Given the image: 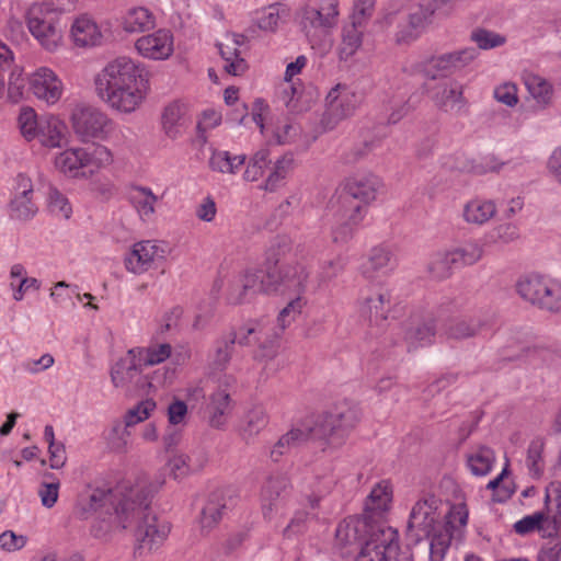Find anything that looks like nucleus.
I'll return each mask as SVG.
<instances>
[{
  "instance_id": "obj_57",
  "label": "nucleus",
  "mask_w": 561,
  "mask_h": 561,
  "mask_svg": "<svg viewBox=\"0 0 561 561\" xmlns=\"http://www.w3.org/2000/svg\"><path fill=\"white\" fill-rule=\"evenodd\" d=\"M125 422L116 421L113 423L111 430L106 434V439L110 447L115 451H124L127 446V437L129 432L127 431Z\"/></svg>"
},
{
  "instance_id": "obj_32",
  "label": "nucleus",
  "mask_w": 561,
  "mask_h": 561,
  "mask_svg": "<svg viewBox=\"0 0 561 561\" xmlns=\"http://www.w3.org/2000/svg\"><path fill=\"white\" fill-rule=\"evenodd\" d=\"M156 25V18L145 7L129 9L123 18L122 26L127 33H141L150 31Z\"/></svg>"
},
{
  "instance_id": "obj_61",
  "label": "nucleus",
  "mask_w": 561,
  "mask_h": 561,
  "mask_svg": "<svg viewBox=\"0 0 561 561\" xmlns=\"http://www.w3.org/2000/svg\"><path fill=\"white\" fill-rule=\"evenodd\" d=\"M435 335V325L434 321L430 320L428 322L417 325L415 328H411L407 332V340L410 341L411 344L419 342L420 345H426L432 342V337Z\"/></svg>"
},
{
  "instance_id": "obj_49",
  "label": "nucleus",
  "mask_w": 561,
  "mask_h": 561,
  "mask_svg": "<svg viewBox=\"0 0 561 561\" xmlns=\"http://www.w3.org/2000/svg\"><path fill=\"white\" fill-rule=\"evenodd\" d=\"M139 362L145 366H153L168 359L172 354V346L169 343L151 345L147 348H135Z\"/></svg>"
},
{
  "instance_id": "obj_20",
  "label": "nucleus",
  "mask_w": 561,
  "mask_h": 561,
  "mask_svg": "<svg viewBox=\"0 0 561 561\" xmlns=\"http://www.w3.org/2000/svg\"><path fill=\"white\" fill-rule=\"evenodd\" d=\"M138 53L149 59L164 60L173 53V35L169 30H158L157 32L141 36L135 43Z\"/></svg>"
},
{
  "instance_id": "obj_39",
  "label": "nucleus",
  "mask_w": 561,
  "mask_h": 561,
  "mask_svg": "<svg viewBox=\"0 0 561 561\" xmlns=\"http://www.w3.org/2000/svg\"><path fill=\"white\" fill-rule=\"evenodd\" d=\"M291 252V241L286 236H277L267 248L265 252V261L263 264L264 273L279 267L284 263V260Z\"/></svg>"
},
{
  "instance_id": "obj_8",
  "label": "nucleus",
  "mask_w": 561,
  "mask_h": 561,
  "mask_svg": "<svg viewBox=\"0 0 561 561\" xmlns=\"http://www.w3.org/2000/svg\"><path fill=\"white\" fill-rule=\"evenodd\" d=\"M516 291L522 299L548 312H561V283L540 275L520 277Z\"/></svg>"
},
{
  "instance_id": "obj_45",
  "label": "nucleus",
  "mask_w": 561,
  "mask_h": 561,
  "mask_svg": "<svg viewBox=\"0 0 561 561\" xmlns=\"http://www.w3.org/2000/svg\"><path fill=\"white\" fill-rule=\"evenodd\" d=\"M363 26L358 23L352 22L343 27L342 43L340 45V58L347 60L352 57L362 46Z\"/></svg>"
},
{
  "instance_id": "obj_58",
  "label": "nucleus",
  "mask_w": 561,
  "mask_h": 561,
  "mask_svg": "<svg viewBox=\"0 0 561 561\" xmlns=\"http://www.w3.org/2000/svg\"><path fill=\"white\" fill-rule=\"evenodd\" d=\"M526 85L530 92V94L537 100L540 104H548L552 96V87L551 84L540 77H530L526 81Z\"/></svg>"
},
{
  "instance_id": "obj_1",
  "label": "nucleus",
  "mask_w": 561,
  "mask_h": 561,
  "mask_svg": "<svg viewBox=\"0 0 561 561\" xmlns=\"http://www.w3.org/2000/svg\"><path fill=\"white\" fill-rule=\"evenodd\" d=\"M360 419V410L347 401L337 403L331 411L306 419L299 426L282 435L271 449V459L282 456L308 440H320L329 446H341Z\"/></svg>"
},
{
  "instance_id": "obj_15",
  "label": "nucleus",
  "mask_w": 561,
  "mask_h": 561,
  "mask_svg": "<svg viewBox=\"0 0 561 561\" xmlns=\"http://www.w3.org/2000/svg\"><path fill=\"white\" fill-rule=\"evenodd\" d=\"M129 488L123 484L115 490L95 488L82 493L76 504L77 514L80 518L87 519L93 514L103 513L105 510L115 506L122 499V494L126 493Z\"/></svg>"
},
{
  "instance_id": "obj_4",
  "label": "nucleus",
  "mask_w": 561,
  "mask_h": 561,
  "mask_svg": "<svg viewBox=\"0 0 561 561\" xmlns=\"http://www.w3.org/2000/svg\"><path fill=\"white\" fill-rule=\"evenodd\" d=\"M266 277L267 294L289 293L296 295V298L290 300L277 317L278 325L284 330L301 312L305 305L301 295L307 290L309 272L304 264L296 262L282 264L277 268L273 267L266 273Z\"/></svg>"
},
{
  "instance_id": "obj_16",
  "label": "nucleus",
  "mask_w": 561,
  "mask_h": 561,
  "mask_svg": "<svg viewBox=\"0 0 561 561\" xmlns=\"http://www.w3.org/2000/svg\"><path fill=\"white\" fill-rule=\"evenodd\" d=\"M437 500L430 496L420 500L412 507L408 522V531L419 541L422 538H430L431 534L442 525L437 524Z\"/></svg>"
},
{
  "instance_id": "obj_5",
  "label": "nucleus",
  "mask_w": 561,
  "mask_h": 561,
  "mask_svg": "<svg viewBox=\"0 0 561 561\" xmlns=\"http://www.w3.org/2000/svg\"><path fill=\"white\" fill-rule=\"evenodd\" d=\"M147 500L142 489L130 485L115 506L98 514L91 526V535L96 539L107 540L113 533L131 528L134 519L146 507Z\"/></svg>"
},
{
  "instance_id": "obj_22",
  "label": "nucleus",
  "mask_w": 561,
  "mask_h": 561,
  "mask_svg": "<svg viewBox=\"0 0 561 561\" xmlns=\"http://www.w3.org/2000/svg\"><path fill=\"white\" fill-rule=\"evenodd\" d=\"M358 104L356 94L351 91L346 85L337 84L327 95V112L325 115L339 122L351 116Z\"/></svg>"
},
{
  "instance_id": "obj_31",
  "label": "nucleus",
  "mask_w": 561,
  "mask_h": 561,
  "mask_svg": "<svg viewBox=\"0 0 561 561\" xmlns=\"http://www.w3.org/2000/svg\"><path fill=\"white\" fill-rule=\"evenodd\" d=\"M237 335L229 333L214 342L213 350L209 354V365L211 369L222 371L228 367L234 350Z\"/></svg>"
},
{
  "instance_id": "obj_56",
  "label": "nucleus",
  "mask_w": 561,
  "mask_h": 561,
  "mask_svg": "<svg viewBox=\"0 0 561 561\" xmlns=\"http://www.w3.org/2000/svg\"><path fill=\"white\" fill-rule=\"evenodd\" d=\"M48 208L53 215L62 219H69L72 214L68 198L54 186L48 191Z\"/></svg>"
},
{
  "instance_id": "obj_11",
  "label": "nucleus",
  "mask_w": 561,
  "mask_h": 561,
  "mask_svg": "<svg viewBox=\"0 0 561 561\" xmlns=\"http://www.w3.org/2000/svg\"><path fill=\"white\" fill-rule=\"evenodd\" d=\"M337 4V0H322L319 8L306 5L297 13L300 28L312 45L316 37L336 25Z\"/></svg>"
},
{
  "instance_id": "obj_30",
  "label": "nucleus",
  "mask_w": 561,
  "mask_h": 561,
  "mask_svg": "<svg viewBox=\"0 0 561 561\" xmlns=\"http://www.w3.org/2000/svg\"><path fill=\"white\" fill-rule=\"evenodd\" d=\"M391 486L387 481L377 483L366 499L364 515H371L374 519H380L381 514L387 511L391 502Z\"/></svg>"
},
{
  "instance_id": "obj_12",
  "label": "nucleus",
  "mask_w": 561,
  "mask_h": 561,
  "mask_svg": "<svg viewBox=\"0 0 561 561\" xmlns=\"http://www.w3.org/2000/svg\"><path fill=\"white\" fill-rule=\"evenodd\" d=\"M72 128L82 140L105 139L113 129V122L101 110L91 105H77L71 113Z\"/></svg>"
},
{
  "instance_id": "obj_6",
  "label": "nucleus",
  "mask_w": 561,
  "mask_h": 561,
  "mask_svg": "<svg viewBox=\"0 0 561 561\" xmlns=\"http://www.w3.org/2000/svg\"><path fill=\"white\" fill-rule=\"evenodd\" d=\"M403 551L398 530L371 516L368 537L356 561H389L402 554Z\"/></svg>"
},
{
  "instance_id": "obj_13",
  "label": "nucleus",
  "mask_w": 561,
  "mask_h": 561,
  "mask_svg": "<svg viewBox=\"0 0 561 561\" xmlns=\"http://www.w3.org/2000/svg\"><path fill=\"white\" fill-rule=\"evenodd\" d=\"M479 51L474 47H466L456 51L433 56L419 65V71L431 80L446 78L471 64Z\"/></svg>"
},
{
  "instance_id": "obj_9",
  "label": "nucleus",
  "mask_w": 561,
  "mask_h": 561,
  "mask_svg": "<svg viewBox=\"0 0 561 561\" xmlns=\"http://www.w3.org/2000/svg\"><path fill=\"white\" fill-rule=\"evenodd\" d=\"M27 27L31 34L37 39L43 48L54 51L62 39L60 16L50 4L43 3L28 9Z\"/></svg>"
},
{
  "instance_id": "obj_2",
  "label": "nucleus",
  "mask_w": 561,
  "mask_h": 561,
  "mask_svg": "<svg viewBox=\"0 0 561 561\" xmlns=\"http://www.w3.org/2000/svg\"><path fill=\"white\" fill-rule=\"evenodd\" d=\"M147 82L148 71L125 56L107 64L94 79L96 94L124 113H131L140 105Z\"/></svg>"
},
{
  "instance_id": "obj_62",
  "label": "nucleus",
  "mask_w": 561,
  "mask_h": 561,
  "mask_svg": "<svg viewBox=\"0 0 561 561\" xmlns=\"http://www.w3.org/2000/svg\"><path fill=\"white\" fill-rule=\"evenodd\" d=\"M25 79L21 68L15 67L12 69L8 82V98L11 102L18 103L24 93Z\"/></svg>"
},
{
  "instance_id": "obj_10",
  "label": "nucleus",
  "mask_w": 561,
  "mask_h": 561,
  "mask_svg": "<svg viewBox=\"0 0 561 561\" xmlns=\"http://www.w3.org/2000/svg\"><path fill=\"white\" fill-rule=\"evenodd\" d=\"M134 488L142 489L146 492L148 503L141 514L134 519L131 527H135L138 549L151 551L162 545L170 533V527L167 524H158L157 517L150 512L154 492L152 485L141 481L134 484Z\"/></svg>"
},
{
  "instance_id": "obj_3",
  "label": "nucleus",
  "mask_w": 561,
  "mask_h": 561,
  "mask_svg": "<svg viewBox=\"0 0 561 561\" xmlns=\"http://www.w3.org/2000/svg\"><path fill=\"white\" fill-rule=\"evenodd\" d=\"M382 187L381 180L373 173H357L347 178L337 198V225L332 230L334 242H347L366 216V205L376 199Z\"/></svg>"
},
{
  "instance_id": "obj_14",
  "label": "nucleus",
  "mask_w": 561,
  "mask_h": 561,
  "mask_svg": "<svg viewBox=\"0 0 561 561\" xmlns=\"http://www.w3.org/2000/svg\"><path fill=\"white\" fill-rule=\"evenodd\" d=\"M371 515H363L359 518L350 517L342 520L335 530L334 546L342 556H350L363 547L368 537Z\"/></svg>"
},
{
  "instance_id": "obj_53",
  "label": "nucleus",
  "mask_w": 561,
  "mask_h": 561,
  "mask_svg": "<svg viewBox=\"0 0 561 561\" xmlns=\"http://www.w3.org/2000/svg\"><path fill=\"white\" fill-rule=\"evenodd\" d=\"M550 495L547 492L545 496V510L543 513L545 523L552 526L551 537H561V494L554 499V507L549 505Z\"/></svg>"
},
{
  "instance_id": "obj_46",
  "label": "nucleus",
  "mask_w": 561,
  "mask_h": 561,
  "mask_svg": "<svg viewBox=\"0 0 561 561\" xmlns=\"http://www.w3.org/2000/svg\"><path fill=\"white\" fill-rule=\"evenodd\" d=\"M84 157L83 148L68 149L56 157L55 165L65 174H77L79 169L85 168Z\"/></svg>"
},
{
  "instance_id": "obj_47",
  "label": "nucleus",
  "mask_w": 561,
  "mask_h": 561,
  "mask_svg": "<svg viewBox=\"0 0 561 561\" xmlns=\"http://www.w3.org/2000/svg\"><path fill=\"white\" fill-rule=\"evenodd\" d=\"M455 259H453L449 251L435 253L427 266V271L432 278L444 280L451 276L454 268H456Z\"/></svg>"
},
{
  "instance_id": "obj_36",
  "label": "nucleus",
  "mask_w": 561,
  "mask_h": 561,
  "mask_svg": "<svg viewBox=\"0 0 561 561\" xmlns=\"http://www.w3.org/2000/svg\"><path fill=\"white\" fill-rule=\"evenodd\" d=\"M129 198L142 220L153 216L156 211L154 206L159 198L150 187L141 185L131 186Z\"/></svg>"
},
{
  "instance_id": "obj_21",
  "label": "nucleus",
  "mask_w": 561,
  "mask_h": 561,
  "mask_svg": "<svg viewBox=\"0 0 561 561\" xmlns=\"http://www.w3.org/2000/svg\"><path fill=\"white\" fill-rule=\"evenodd\" d=\"M430 92L432 101L440 111L459 113L466 106L462 85L456 80L438 83Z\"/></svg>"
},
{
  "instance_id": "obj_29",
  "label": "nucleus",
  "mask_w": 561,
  "mask_h": 561,
  "mask_svg": "<svg viewBox=\"0 0 561 561\" xmlns=\"http://www.w3.org/2000/svg\"><path fill=\"white\" fill-rule=\"evenodd\" d=\"M396 257L392 251L383 245L375 247L370 250L366 263L363 265V274L367 278H373L376 274H386L396 267Z\"/></svg>"
},
{
  "instance_id": "obj_50",
  "label": "nucleus",
  "mask_w": 561,
  "mask_h": 561,
  "mask_svg": "<svg viewBox=\"0 0 561 561\" xmlns=\"http://www.w3.org/2000/svg\"><path fill=\"white\" fill-rule=\"evenodd\" d=\"M257 350L253 357L256 360L268 362L272 360L278 351L277 337L267 328L264 329L263 335L257 336Z\"/></svg>"
},
{
  "instance_id": "obj_33",
  "label": "nucleus",
  "mask_w": 561,
  "mask_h": 561,
  "mask_svg": "<svg viewBox=\"0 0 561 561\" xmlns=\"http://www.w3.org/2000/svg\"><path fill=\"white\" fill-rule=\"evenodd\" d=\"M231 411L230 394L225 390L215 391L207 405V414L211 427L220 428L226 424Z\"/></svg>"
},
{
  "instance_id": "obj_40",
  "label": "nucleus",
  "mask_w": 561,
  "mask_h": 561,
  "mask_svg": "<svg viewBox=\"0 0 561 561\" xmlns=\"http://www.w3.org/2000/svg\"><path fill=\"white\" fill-rule=\"evenodd\" d=\"M453 523H445L430 536V561H443L450 547L454 534L451 533Z\"/></svg>"
},
{
  "instance_id": "obj_63",
  "label": "nucleus",
  "mask_w": 561,
  "mask_h": 561,
  "mask_svg": "<svg viewBox=\"0 0 561 561\" xmlns=\"http://www.w3.org/2000/svg\"><path fill=\"white\" fill-rule=\"evenodd\" d=\"M156 408V402L151 399H147L145 401H141L138 403L135 408L130 409L126 416H125V423L127 426H133L144 420H146L150 412L153 411Z\"/></svg>"
},
{
  "instance_id": "obj_24",
  "label": "nucleus",
  "mask_w": 561,
  "mask_h": 561,
  "mask_svg": "<svg viewBox=\"0 0 561 561\" xmlns=\"http://www.w3.org/2000/svg\"><path fill=\"white\" fill-rule=\"evenodd\" d=\"M289 481L285 476L270 477L261 492L262 510L265 518H270L274 510L283 505L288 494Z\"/></svg>"
},
{
  "instance_id": "obj_18",
  "label": "nucleus",
  "mask_w": 561,
  "mask_h": 561,
  "mask_svg": "<svg viewBox=\"0 0 561 561\" xmlns=\"http://www.w3.org/2000/svg\"><path fill=\"white\" fill-rule=\"evenodd\" d=\"M37 210L32 180L25 174H18L13 196L9 203L10 217L15 220H28Z\"/></svg>"
},
{
  "instance_id": "obj_41",
  "label": "nucleus",
  "mask_w": 561,
  "mask_h": 561,
  "mask_svg": "<svg viewBox=\"0 0 561 561\" xmlns=\"http://www.w3.org/2000/svg\"><path fill=\"white\" fill-rule=\"evenodd\" d=\"M268 423V416L262 407H255L244 415L240 434L249 444Z\"/></svg>"
},
{
  "instance_id": "obj_27",
  "label": "nucleus",
  "mask_w": 561,
  "mask_h": 561,
  "mask_svg": "<svg viewBox=\"0 0 561 561\" xmlns=\"http://www.w3.org/2000/svg\"><path fill=\"white\" fill-rule=\"evenodd\" d=\"M267 294V277H261L256 272H247L229 293L228 300L238 305L249 301L255 294Z\"/></svg>"
},
{
  "instance_id": "obj_19",
  "label": "nucleus",
  "mask_w": 561,
  "mask_h": 561,
  "mask_svg": "<svg viewBox=\"0 0 561 561\" xmlns=\"http://www.w3.org/2000/svg\"><path fill=\"white\" fill-rule=\"evenodd\" d=\"M232 504L233 491L231 489L220 488L210 492L199 515L202 529L209 531L217 526Z\"/></svg>"
},
{
  "instance_id": "obj_43",
  "label": "nucleus",
  "mask_w": 561,
  "mask_h": 561,
  "mask_svg": "<svg viewBox=\"0 0 561 561\" xmlns=\"http://www.w3.org/2000/svg\"><path fill=\"white\" fill-rule=\"evenodd\" d=\"M455 259L456 268L470 266L479 262L483 256V247L477 241H467L449 250Z\"/></svg>"
},
{
  "instance_id": "obj_38",
  "label": "nucleus",
  "mask_w": 561,
  "mask_h": 561,
  "mask_svg": "<svg viewBox=\"0 0 561 561\" xmlns=\"http://www.w3.org/2000/svg\"><path fill=\"white\" fill-rule=\"evenodd\" d=\"M485 325L480 318L457 319L446 327L445 334L453 340L469 339L478 335Z\"/></svg>"
},
{
  "instance_id": "obj_42",
  "label": "nucleus",
  "mask_w": 561,
  "mask_h": 561,
  "mask_svg": "<svg viewBox=\"0 0 561 561\" xmlns=\"http://www.w3.org/2000/svg\"><path fill=\"white\" fill-rule=\"evenodd\" d=\"M184 114L185 106L179 102H173L165 106L162 113V128L169 138L176 139L181 136Z\"/></svg>"
},
{
  "instance_id": "obj_48",
  "label": "nucleus",
  "mask_w": 561,
  "mask_h": 561,
  "mask_svg": "<svg viewBox=\"0 0 561 561\" xmlns=\"http://www.w3.org/2000/svg\"><path fill=\"white\" fill-rule=\"evenodd\" d=\"M543 449L545 440L541 437L534 438L529 443L527 449L526 465L531 477L537 479L541 477L545 469V461L542 458Z\"/></svg>"
},
{
  "instance_id": "obj_17",
  "label": "nucleus",
  "mask_w": 561,
  "mask_h": 561,
  "mask_svg": "<svg viewBox=\"0 0 561 561\" xmlns=\"http://www.w3.org/2000/svg\"><path fill=\"white\" fill-rule=\"evenodd\" d=\"M170 253L165 242L140 241L134 244L130 253L125 257L126 268L135 274L148 271L156 260H163Z\"/></svg>"
},
{
  "instance_id": "obj_64",
  "label": "nucleus",
  "mask_w": 561,
  "mask_h": 561,
  "mask_svg": "<svg viewBox=\"0 0 561 561\" xmlns=\"http://www.w3.org/2000/svg\"><path fill=\"white\" fill-rule=\"evenodd\" d=\"M536 561H561V537L545 542L537 552Z\"/></svg>"
},
{
  "instance_id": "obj_51",
  "label": "nucleus",
  "mask_w": 561,
  "mask_h": 561,
  "mask_svg": "<svg viewBox=\"0 0 561 561\" xmlns=\"http://www.w3.org/2000/svg\"><path fill=\"white\" fill-rule=\"evenodd\" d=\"M510 474L508 463L505 465L502 472L493 480H491L486 489L493 491V501L497 503H503L511 499V496L515 492V488L513 483H507L504 479Z\"/></svg>"
},
{
  "instance_id": "obj_54",
  "label": "nucleus",
  "mask_w": 561,
  "mask_h": 561,
  "mask_svg": "<svg viewBox=\"0 0 561 561\" xmlns=\"http://www.w3.org/2000/svg\"><path fill=\"white\" fill-rule=\"evenodd\" d=\"M286 14L285 8H280L278 4L268 5L257 18L256 26L265 32H275L280 19Z\"/></svg>"
},
{
  "instance_id": "obj_52",
  "label": "nucleus",
  "mask_w": 561,
  "mask_h": 561,
  "mask_svg": "<svg viewBox=\"0 0 561 561\" xmlns=\"http://www.w3.org/2000/svg\"><path fill=\"white\" fill-rule=\"evenodd\" d=\"M270 150L261 149L254 153L243 173V179L249 182L257 181L263 176L265 168L271 163Z\"/></svg>"
},
{
  "instance_id": "obj_60",
  "label": "nucleus",
  "mask_w": 561,
  "mask_h": 561,
  "mask_svg": "<svg viewBox=\"0 0 561 561\" xmlns=\"http://www.w3.org/2000/svg\"><path fill=\"white\" fill-rule=\"evenodd\" d=\"M471 39L480 49H491L499 47L505 43V38L494 32L478 28L471 33Z\"/></svg>"
},
{
  "instance_id": "obj_34",
  "label": "nucleus",
  "mask_w": 561,
  "mask_h": 561,
  "mask_svg": "<svg viewBox=\"0 0 561 561\" xmlns=\"http://www.w3.org/2000/svg\"><path fill=\"white\" fill-rule=\"evenodd\" d=\"M496 213V206L491 199L473 198L466 203L462 217L468 224L483 225Z\"/></svg>"
},
{
  "instance_id": "obj_28",
  "label": "nucleus",
  "mask_w": 561,
  "mask_h": 561,
  "mask_svg": "<svg viewBox=\"0 0 561 561\" xmlns=\"http://www.w3.org/2000/svg\"><path fill=\"white\" fill-rule=\"evenodd\" d=\"M71 37L76 46L93 47L101 44L102 33L93 20L82 15L72 23Z\"/></svg>"
},
{
  "instance_id": "obj_55",
  "label": "nucleus",
  "mask_w": 561,
  "mask_h": 561,
  "mask_svg": "<svg viewBox=\"0 0 561 561\" xmlns=\"http://www.w3.org/2000/svg\"><path fill=\"white\" fill-rule=\"evenodd\" d=\"M84 150V163L85 168L91 167L95 169H100L102 167L108 165L112 162V153L111 151L102 145H91Z\"/></svg>"
},
{
  "instance_id": "obj_37",
  "label": "nucleus",
  "mask_w": 561,
  "mask_h": 561,
  "mask_svg": "<svg viewBox=\"0 0 561 561\" xmlns=\"http://www.w3.org/2000/svg\"><path fill=\"white\" fill-rule=\"evenodd\" d=\"M549 524L545 523L543 513L541 511L526 515L513 525V530L519 536H528L538 533L542 538H552Z\"/></svg>"
},
{
  "instance_id": "obj_26",
  "label": "nucleus",
  "mask_w": 561,
  "mask_h": 561,
  "mask_svg": "<svg viewBox=\"0 0 561 561\" xmlns=\"http://www.w3.org/2000/svg\"><path fill=\"white\" fill-rule=\"evenodd\" d=\"M142 362L136 359V350H129L126 357L118 359L111 369V380L116 388L138 383Z\"/></svg>"
},
{
  "instance_id": "obj_25",
  "label": "nucleus",
  "mask_w": 561,
  "mask_h": 561,
  "mask_svg": "<svg viewBox=\"0 0 561 561\" xmlns=\"http://www.w3.org/2000/svg\"><path fill=\"white\" fill-rule=\"evenodd\" d=\"M391 307V296L388 291L373 293L363 298L359 306V313L367 319L370 324L380 327L387 321Z\"/></svg>"
},
{
  "instance_id": "obj_23",
  "label": "nucleus",
  "mask_w": 561,
  "mask_h": 561,
  "mask_svg": "<svg viewBox=\"0 0 561 561\" xmlns=\"http://www.w3.org/2000/svg\"><path fill=\"white\" fill-rule=\"evenodd\" d=\"M30 90L33 94L48 104H55L61 96V81L53 70L42 67L30 78Z\"/></svg>"
},
{
  "instance_id": "obj_35",
  "label": "nucleus",
  "mask_w": 561,
  "mask_h": 561,
  "mask_svg": "<svg viewBox=\"0 0 561 561\" xmlns=\"http://www.w3.org/2000/svg\"><path fill=\"white\" fill-rule=\"evenodd\" d=\"M531 352H535V348L530 346L528 332L514 330L506 340L502 355L504 359L518 360L528 356Z\"/></svg>"
},
{
  "instance_id": "obj_44",
  "label": "nucleus",
  "mask_w": 561,
  "mask_h": 561,
  "mask_svg": "<svg viewBox=\"0 0 561 561\" xmlns=\"http://www.w3.org/2000/svg\"><path fill=\"white\" fill-rule=\"evenodd\" d=\"M494 459V451L490 447L479 446L467 456V465L472 474L482 477L491 471Z\"/></svg>"
},
{
  "instance_id": "obj_7",
  "label": "nucleus",
  "mask_w": 561,
  "mask_h": 561,
  "mask_svg": "<svg viewBox=\"0 0 561 561\" xmlns=\"http://www.w3.org/2000/svg\"><path fill=\"white\" fill-rule=\"evenodd\" d=\"M21 134L31 141L37 139L44 147H61L66 125L55 116L38 117L31 107H24L18 118Z\"/></svg>"
},
{
  "instance_id": "obj_59",
  "label": "nucleus",
  "mask_w": 561,
  "mask_h": 561,
  "mask_svg": "<svg viewBox=\"0 0 561 561\" xmlns=\"http://www.w3.org/2000/svg\"><path fill=\"white\" fill-rule=\"evenodd\" d=\"M344 268L345 260L341 256H336L333 260L323 262L318 274L319 286L328 284L337 277L344 271Z\"/></svg>"
}]
</instances>
